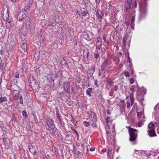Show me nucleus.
I'll use <instances>...</instances> for the list:
<instances>
[{
    "label": "nucleus",
    "instance_id": "1",
    "mask_svg": "<svg viewBox=\"0 0 159 159\" xmlns=\"http://www.w3.org/2000/svg\"><path fill=\"white\" fill-rule=\"evenodd\" d=\"M32 0H26L25 2V7L19 12L17 19L20 21L22 20L26 16V13L28 9L30 7L32 4Z\"/></svg>",
    "mask_w": 159,
    "mask_h": 159
},
{
    "label": "nucleus",
    "instance_id": "2",
    "mask_svg": "<svg viewBox=\"0 0 159 159\" xmlns=\"http://www.w3.org/2000/svg\"><path fill=\"white\" fill-rule=\"evenodd\" d=\"M129 128V132L130 136L129 140L133 144L136 143V138L137 136V131L135 129L130 128V127H126Z\"/></svg>",
    "mask_w": 159,
    "mask_h": 159
},
{
    "label": "nucleus",
    "instance_id": "3",
    "mask_svg": "<svg viewBox=\"0 0 159 159\" xmlns=\"http://www.w3.org/2000/svg\"><path fill=\"white\" fill-rule=\"evenodd\" d=\"M139 16L141 18L144 17L146 15V4L145 1H141L139 3Z\"/></svg>",
    "mask_w": 159,
    "mask_h": 159
},
{
    "label": "nucleus",
    "instance_id": "4",
    "mask_svg": "<svg viewBox=\"0 0 159 159\" xmlns=\"http://www.w3.org/2000/svg\"><path fill=\"white\" fill-rule=\"evenodd\" d=\"M148 134L150 137H154L156 136L155 131V127L152 122L150 123L148 125Z\"/></svg>",
    "mask_w": 159,
    "mask_h": 159
},
{
    "label": "nucleus",
    "instance_id": "5",
    "mask_svg": "<svg viewBox=\"0 0 159 159\" xmlns=\"http://www.w3.org/2000/svg\"><path fill=\"white\" fill-rule=\"evenodd\" d=\"M45 125L47 129L49 130H52L55 128L53 120L52 119H49L46 121Z\"/></svg>",
    "mask_w": 159,
    "mask_h": 159
},
{
    "label": "nucleus",
    "instance_id": "6",
    "mask_svg": "<svg viewBox=\"0 0 159 159\" xmlns=\"http://www.w3.org/2000/svg\"><path fill=\"white\" fill-rule=\"evenodd\" d=\"M1 15L4 20H6L7 19L9 16V13L8 8L7 7L3 8L1 12Z\"/></svg>",
    "mask_w": 159,
    "mask_h": 159
},
{
    "label": "nucleus",
    "instance_id": "7",
    "mask_svg": "<svg viewBox=\"0 0 159 159\" xmlns=\"http://www.w3.org/2000/svg\"><path fill=\"white\" fill-rule=\"evenodd\" d=\"M89 118L90 120L93 122H96L97 120L96 116L94 113L91 111H89L88 112Z\"/></svg>",
    "mask_w": 159,
    "mask_h": 159
},
{
    "label": "nucleus",
    "instance_id": "8",
    "mask_svg": "<svg viewBox=\"0 0 159 159\" xmlns=\"http://www.w3.org/2000/svg\"><path fill=\"white\" fill-rule=\"evenodd\" d=\"M132 0H127L125 2V11H128L132 8Z\"/></svg>",
    "mask_w": 159,
    "mask_h": 159
},
{
    "label": "nucleus",
    "instance_id": "9",
    "mask_svg": "<svg viewBox=\"0 0 159 159\" xmlns=\"http://www.w3.org/2000/svg\"><path fill=\"white\" fill-rule=\"evenodd\" d=\"M77 12L80 17H81V16H85L88 14V11L86 9L84 8L81 9L80 11H78Z\"/></svg>",
    "mask_w": 159,
    "mask_h": 159
},
{
    "label": "nucleus",
    "instance_id": "10",
    "mask_svg": "<svg viewBox=\"0 0 159 159\" xmlns=\"http://www.w3.org/2000/svg\"><path fill=\"white\" fill-rule=\"evenodd\" d=\"M96 16L98 19L101 20L103 18L104 13L100 10H98L96 12Z\"/></svg>",
    "mask_w": 159,
    "mask_h": 159
},
{
    "label": "nucleus",
    "instance_id": "11",
    "mask_svg": "<svg viewBox=\"0 0 159 159\" xmlns=\"http://www.w3.org/2000/svg\"><path fill=\"white\" fill-rule=\"evenodd\" d=\"M95 68L93 67L88 71V76L89 78L92 79L93 78V74Z\"/></svg>",
    "mask_w": 159,
    "mask_h": 159
},
{
    "label": "nucleus",
    "instance_id": "12",
    "mask_svg": "<svg viewBox=\"0 0 159 159\" xmlns=\"http://www.w3.org/2000/svg\"><path fill=\"white\" fill-rule=\"evenodd\" d=\"M137 115L139 120H142V119H144V116L143 114V111L141 110L140 111L137 112Z\"/></svg>",
    "mask_w": 159,
    "mask_h": 159
},
{
    "label": "nucleus",
    "instance_id": "13",
    "mask_svg": "<svg viewBox=\"0 0 159 159\" xmlns=\"http://www.w3.org/2000/svg\"><path fill=\"white\" fill-rule=\"evenodd\" d=\"M70 85L69 82H66L64 84V88L67 92H69L70 90Z\"/></svg>",
    "mask_w": 159,
    "mask_h": 159
},
{
    "label": "nucleus",
    "instance_id": "14",
    "mask_svg": "<svg viewBox=\"0 0 159 159\" xmlns=\"http://www.w3.org/2000/svg\"><path fill=\"white\" fill-rule=\"evenodd\" d=\"M28 148L30 152L33 155L35 154L36 151L35 148L32 145H30L28 146Z\"/></svg>",
    "mask_w": 159,
    "mask_h": 159
},
{
    "label": "nucleus",
    "instance_id": "15",
    "mask_svg": "<svg viewBox=\"0 0 159 159\" xmlns=\"http://www.w3.org/2000/svg\"><path fill=\"white\" fill-rule=\"evenodd\" d=\"M109 64V62H108V61L107 59H104L102 66V69H104L105 67H107Z\"/></svg>",
    "mask_w": 159,
    "mask_h": 159
},
{
    "label": "nucleus",
    "instance_id": "16",
    "mask_svg": "<svg viewBox=\"0 0 159 159\" xmlns=\"http://www.w3.org/2000/svg\"><path fill=\"white\" fill-rule=\"evenodd\" d=\"M61 64L62 65L68 68V65L67 63V61L65 60L64 57H63L61 62Z\"/></svg>",
    "mask_w": 159,
    "mask_h": 159
},
{
    "label": "nucleus",
    "instance_id": "17",
    "mask_svg": "<svg viewBox=\"0 0 159 159\" xmlns=\"http://www.w3.org/2000/svg\"><path fill=\"white\" fill-rule=\"evenodd\" d=\"M25 27L26 29L31 27L30 26V22L29 19L27 20H25Z\"/></svg>",
    "mask_w": 159,
    "mask_h": 159
},
{
    "label": "nucleus",
    "instance_id": "18",
    "mask_svg": "<svg viewBox=\"0 0 159 159\" xmlns=\"http://www.w3.org/2000/svg\"><path fill=\"white\" fill-rule=\"evenodd\" d=\"M14 94L15 95L14 97V98L15 99H18L19 97L20 96V92L17 91H14Z\"/></svg>",
    "mask_w": 159,
    "mask_h": 159
},
{
    "label": "nucleus",
    "instance_id": "19",
    "mask_svg": "<svg viewBox=\"0 0 159 159\" xmlns=\"http://www.w3.org/2000/svg\"><path fill=\"white\" fill-rule=\"evenodd\" d=\"M83 152L84 154H87L88 152V148L87 144L83 145Z\"/></svg>",
    "mask_w": 159,
    "mask_h": 159
},
{
    "label": "nucleus",
    "instance_id": "20",
    "mask_svg": "<svg viewBox=\"0 0 159 159\" xmlns=\"http://www.w3.org/2000/svg\"><path fill=\"white\" fill-rule=\"evenodd\" d=\"M93 91V89L92 88H88L87 90L86 91V94L89 96V97H91V93Z\"/></svg>",
    "mask_w": 159,
    "mask_h": 159
},
{
    "label": "nucleus",
    "instance_id": "21",
    "mask_svg": "<svg viewBox=\"0 0 159 159\" xmlns=\"http://www.w3.org/2000/svg\"><path fill=\"white\" fill-rule=\"evenodd\" d=\"M135 20V18L134 16H132V20L131 22V28L133 29L134 28V21Z\"/></svg>",
    "mask_w": 159,
    "mask_h": 159
},
{
    "label": "nucleus",
    "instance_id": "22",
    "mask_svg": "<svg viewBox=\"0 0 159 159\" xmlns=\"http://www.w3.org/2000/svg\"><path fill=\"white\" fill-rule=\"evenodd\" d=\"M82 36L84 38L88 40L89 39V36L86 33L83 34Z\"/></svg>",
    "mask_w": 159,
    "mask_h": 159
},
{
    "label": "nucleus",
    "instance_id": "23",
    "mask_svg": "<svg viewBox=\"0 0 159 159\" xmlns=\"http://www.w3.org/2000/svg\"><path fill=\"white\" fill-rule=\"evenodd\" d=\"M96 45V49L98 50L100 49L102 46L101 43L97 42Z\"/></svg>",
    "mask_w": 159,
    "mask_h": 159
},
{
    "label": "nucleus",
    "instance_id": "24",
    "mask_svg": "<svg viewBox=\"0 0 159 159\" xmlns=\"http://www.w3.org/2000/svg\"><path fill=\"white\" fill-rule=\"evenodd\" d=\"M84 58H85L86 59V58L87 59L88 58L89 51L87 50H85V51H84Z\"/></svg>",
    "mask_w": 159,
    "mask_h": 159
},
{
    "label": "nucleus",
    "instance_id": "25",
    "mask_svg": "<svg viewBox=\"0 0 159 159\" xmlns=\"http://www.w3.org/2000/svg\"><path fill=\"white\" fill-rule=\"evenodd\" d=\"M7 98L6 97H2L0 98V103L4 102L5 101H7Z\"/></svg>",
    "mask_w": 159,
    "mask_h": 159
},
{
    "label": "nucleus",
    "instance_id": "26",
    "mask_svg": "<svg viewBox=\"0 0 159 159\" xmlns=\"http://www.w3.org/2000/svg\"><path fill=\"white\" fill-rule=\"evenodd\" d=\"M138 89L137 86L136 87H134V86H132L131 88L130 89V91H132V92H135L136 90H137Z\"/></svg>",
    "mask_w": 159,
    "mask_h": 159
},
{
    "label": "nucleus",
    "instance_id": "27",
    "mask_svg": "<svg viewBox=\"0 0 159 159\" xmlns=\"http://www.w3.org/2000/svg\"><path fill=\"white\" fill-rule=\"evenodd\" d=\"M56 24L55 21H53L52 22L50 21L49 23H46V25L47 26H54Z\"/></svg>",
    "mask_w": 159,
    "mask_h": 159
},
{
    "label": "nucleus",
    "instance_id": "28",
    "mask_svg": "<svg viewBox=\"0 0 159 159\" xmlns=\"http://www.w3.org/2000/svg\"><path fill=\"white\" fill-rule=\"evenodd\" d=\"M139 122L137 124V126L139 127H141L142 125L143 124V122L144 121V120L142 119V120H139Z\"/></svg>",
    "mask_w": 159,
    "mask_h": 159
},
{
    "label": "nucleus",
    "instance_id": "29",
    "mask_svg": "<svg viewBox=\"0 0 159 159\" xmlns=\"http://www.w3.org/2000/svg\"><path fill=\"white\" fill-rule=\"evenodd\" d=\"M129 66L130 67V71L132 73H133V68L132 64V62L129 63Z\"/></svg>",
    "mask_w": 159,
    "mask_h": 159
},
{
    "label": "nucleus",
    "instance_id": "30",
    "mask_svg": "<svg viewBox=\"0 0 159 159\" xmlns=\"http://www.w3.org/2000/svg\"><path fill=\"white\" fill-rule=\"evenodd\" d=\"M83 124L84 125V126L87 127L89 126L90 125V123L86 121H84L83 122Z\"/></svg>",
    "mask_w": 159,
    "mask_h": 159
},
{
    "label": "nucleus",
    "instance_id": "31",
    "mask_svg": "<svg viewBox=\"0 0 159 159\" xmlns=\"http://www.w3.org/2000/svg\"><path fill=\"white\" fill-rule=\"evenodd\" d=\"M33 116L34 118V120L37 123L38 122V120L36 117V114H33Z\"/></svg>",
    "mask_w": 159,
    "mask_h": 159
},
{
    "label": "nucleus",
    "instance_id": "32",
    "mask_svg": "<svg viewBox=\"0 0 159 159\" xmlns=\"http://www.w3.org/2000/svg\"><path fill=\"white\" fill-rule=\"evenodd\" d=\"M107 122L108 123L111 122L112 121V120L111 119V118L109 117H107L106 118Z\"/></svg>",
    "mask_w": 159,
    "mask_h": 159
},
{
    "label": "nucleus",
    "instance_id": "33",
    "mask_svg": "<svg viewBox=\"0 0 159 159\" xmlns=\"http://www.w3.org/2000/svg\"><path fill=\"white\" fill-rule=\"evenodd\" d=\"M23 115L25 116L26 118H27L28 117V115L27 114V113L26 111H23Z\"/></svg>",
    "mask_w": 159,
    "mask_h": 159
},
{
    "label": "nucleus",
    "instance_id": "34",
    "mask_svg": "<svg viewBox=\"0 0 159 159\" xmlns=\"http://www.w3.org/2000/svg\"><path fill=\"white\" fill-rule=\"evenodd\" d=\"M20 103L21 104H23V98H22V97L21 95L20 96Z\"/></svg>",
    "mask_w": 159,
    "mask_h": 159
},
{
    "label": "nucleus",
    "instance_id": "35",
    "mask_svg": "<svg viewBox=\"0 0 159 159\" xmlns=\"http://www.w3.org/2000/svg\"><path fill=\"white\" fill-rule=\"evenodd\" d=\"M124 75L126 77H129V73L127 71H125L124 73Z\"/></svg>",
    "mask_w": 159,
    "mask_h": 159
},
{
    "label": "nucleus",
    "instance_id": "36",
    "mask_svg": "<svg viewBox=\"0 0 159 159\" xmlns=\"http://www.w3.org/2000/svg\"><path fill=\"white\" fill-rule=\"evenodd\" d=\"M134 79L133 78H131L129 79V82L131 84H133L134 82Z\"/></svg>",
    "mask_w": 159,
    "mask_h": 159
},
{
    "label": "nucleus",
    "instance_id": "37",
    "mask_svg": "<svg viewBox=\"0 0 159 159\" xmlns=\"http://www.w3.org/2000/svg\"><path fill=\"white\" fill-rule=\"evenodd\" d=\"M6 26L7 28H9L10 27V22H7L6 23Z\"/></svg>",
    "mask_w": 159,
    "mask_h": 159
},
{
    "label": "nucleus",
    "instance_id": "38",
    "mask_svg": "<svg viewBox=\"0 0 159 159\" xmlns=\"http://www.w3.org/2000/svg\"><path fill=\"white\" fill-rule=\"evenodd\" d=\"M118 88V86L116 85V86H115V87L113 89H111V90H113V91H116L117 90Z\"/></svg>",
    "mask_w": 159,
    "mask_h": 159
},
{
    "label": "nucleus",
    "instance_id": "39",
    "mask_svg": "<svg viewBox=\"0 0 159 159\" xmlns=\"http://www.w3.org/2000/svg\"><path fill=\"white\" fill-rule=\"evenodd\" d=\"M30 31L31 33H33L34 32V28L33 27H31L30 28Z\"/></svg>",
    "mask_w": 159,
    "mask_h": 159
},
{
    "label": "nucleus",
    "instance_id": "40",
    "mask_svg": "<svg viewBox=\"0 0 159 159\" xmlns=\"http://www.w3.org/2000/svg\"><path fill=\"white\" fill-rule=\"evenodd\" d=\"M134 153H135V154H133V156H134V157H135V156H136V155H135V154L137 155L138 153H139V151H138V150H137L135 149V150H134Z\"/></svg>",
    "mask_w": 159,
    "mask_h": 159
},
{
    "label": "nucleus",
    "instance_id": "41",
    "mask_svg": "<svg viewBox=\"0 0 159 159\" xmlns=\"http://www.w3.org/2000/svg\"><path fill=\"white\" fill-rule=\"evenodd\" d=\"M94 58L95 59H98V58L99 56L98 54L95 53V54H94Z\"/></svg>",
    "mask_w": 159,
    "mask_h": 159
},
{
    "label": "nucleus",
    "instance_id": "42",
    "mask_svg": "<svg viewBox=\"0 0 159 159\" xmlns=\"http://www.w3.org/2000/svg\"><path fill=\"white\" fill-rule=\"evenodd\" d=\"M94 84L96 86H97V87H98L99 86L98 84V81L97 80H94Z\"/></svg>",
    "mask_w": 159,
    "mask_h": 159
},
{
    "label": "nucleus",
    "instance_id": "43",
    "mask_svg": "<svg viewBox=\"0 0 159 159\" xmlns=\"http://www.w3.org/2000/svg\"><path fill=\"white\" fill-rule=\"evenodd\" d=\"M127 57L128 58V60L129 63L132 62L131 59L129 57V55L127 56Z\"/></svg>",
    "mask_w": 159,
    "mask_h": 159
},
{
    "label": "nucleus",
    "instance_id": "44",
    "mask_svg": "<svg viewBox=\"0 0 159 159\" xmlns=\"http://www.w3.org/2000/svg\"><path fill=\"white\" fill-rule=\"evenodd\" d=\"M114 93V91L113 90H111V92L109 93V95L111 96H112L113 95V94Z\"/></svg>",
    "mask_w": 159,
    "mask_h": 159
},
{
    "label": "nucleus",
    "instance_id": "45",
    "mask_svg": "<svg viewBox=\"0 0 159 159\" xmlns=\"http://www.w3.org/2000/svg\"><path fill=\"white\" fill-rule=\"evenodd\" d=\"M126 104H127V108H129L130 106V103L129 102H127L126 103Z\"/></svg>",
    "mask_w": 159,
    "mask_h": 159
},
{
    "label": "nucleus",
    "instance_id": "46",
    "mask_svg": "<svg viewBox=\"0 0 159 159\" xmlns=\"http://www.w3.org/2000/svg\"><path fill=\"white\" fill-rule=\"evenodd\" d=\"M21 48H22V49H23V50L24 51H25V49L24 48V44H22L21 46Z\"/></svg>",
    "mask_w": 159,
    "mask_h": 159
},
{
    "label": "nucleus",
    "instance_id": "47",
    "mask_svg": "<svg viewBox=\"0 0 159 159\" xmlns=\"http://www.w3.org/2000/svg\"><path fill=\"white\" fill-rule=\"evenodd\" d=\"M95 148L93 147V148H91L90 149V150L91 151H94L95 150Z\"/></svg>",
    "mask_w": 159,
    "mask_h": 159
},
{
    "label": "nucleus",
    "instance_id": "48",
    "mask_svg": "<svg viewBox=\"0 0 159 159\" xmlns=\"http://www.w3.org/2000/svg\"><path fill=\"white\" fill-rule=\"evenodd\" d=\"M101 40V38H98L97 39V42H99V43H101L100 41Z\"/></svg>",
    "mask_w": 159,
    "mask_h": 159
},
{
    "label": "nucleus",
    "instance_id": "49",
    "mask_svg": "<svg viewBox=\"0 0 159 159\" xmlns=\"http://www.w3.org/2000/svg\"><path fill=\"white\" fill-rule=\"evenodd\" d=\"M15 77L16 78H18L19 77V74L17 72L16 73V75L15 76Z\"/></svg>",
    "mask_w": 159,
    "mask_h": 159
},
{
    "label": "nucleus",
    "instance_id": "50",
    "mask_svg": "<svg viewBox=\"0 0 159 159\" xmlns=\"http://www.w3.org/2000/svg\"><path fill=\"white\" fill-rule=\"evenodd\" d=\"M107 113L108 115H110L111 114V113H110V110L109 109H107Z\"/></svg>",
    "mask_w": 159,
    "mask_h": 159
},
{
    "label": "nucleus",
    "instance_id": "51",
    "mask_svg": "<svg viewBox=\"0 0 159 159\" xmlns=\"http://www.w3.org/2000/svg\"><path fill=\"white\" fill-rule=\"evenodd\" d=\"M106 151H107L106 149L104 148V149H102V151L103 152H106Z\"/></svg>",
    "mask_w": 159,
    "mask_h": 159
},
{
    "label": "nucleus",
    "instance_id": "52",
    "mask_svg": "<svg viewBox=\"0 0 159 159\" xmlns=\"http://www.w3.org/2000/svg\"><path fill=\"white\" fill-rule=\"evenodd\" d=\"M137 2H136V1H135L134 5V7L136 8L137 7Z\"/></svg>",
    "mask_w": 159,
    "mask_h": 159
},
{
    "label": "nucleus",
    "instance_id": "53",
    "mask_svg": "<svg viewBox=\"0 0 159 159\" xmlns=\"http://www.w3.org/2000/svg\"><path fill=\"white\" fill-rule=\"evenodd\" d=\"M94 123V122H93V123H92L91 124L92 126L94 127H95L96 126V125Z\"/></svg>",
    "mask_w": 159,
    "mask_h": 159
},
{
    "label": "nucleus",
    "instance_id": "54",
    "mask_svg": "<svg viewBox=\"0 0 159 159\" xmlns=\"http://www.w3.org/2000/svg\"><path fill=\"white\" fill-rule=\"evenodd\" d=\"M106 11H107V12H108L109 11V8H106Z\"/></svg>",
    "mask_w": 159,
    "mask_h": 159
},
{
    "label": "nucleus",
    "instance_id": "55",
    "mask_svg": "<svg viewBox=\"0 0 159 159\" xmlns=\"http://www.w3.org/2000/svg\"><path fill=\"white\" fill-rule=\"evenodd\" d=\"M9 1L12 2H15L16 0H9Z\"/></svg>",
    "mask_w": 159,
    "mask_h": 159
},
{
    "label": "nucleus",
    "instance_id": "56",
    "mask_svg": "<svg viewBox=\"0 0 159 159\" xmlns=\"http://www.w3.org/2000/svg\"><path fill=\"white\" fill-rule=\"evenodd\" d=\"M2 63V60L1 58V57H0V66H1V64Z\"/></svg>",
    "mask_w": 159,
    "mask_h": 159
},
{
    "label": "nucleus",
    "instance_id": "57",
    "mask_svg": "<svg viewBox=\"0 0 159 159\" xmlns=\"http://www.w3.org/2000/svg\"><path fill=\"white\" fill-rule=\"evenodd\" d=\"M119 54L120 55V56L121 55L122 53L121 52H119Z\"/></svg>",
    "mask_w": 159,
    "mask_h": 159
},
{
    "label": "nucleus",
    "instance_id": "58",
    "mask_svg": "<svg viewBox=\"0 0 159 159\" xmlns=\"http://www.w3.org/2000/svg\"><path fill=\"white\" fill-rule=\"evenodd\" d=\"M14 159H18L17 157L16 156H14Z\"/></svg>",
    "mask_w": 159,
    "mask_h": 159
},
{
    "label": "nucleus",
    "instance_id": "59",
    "mask_svg": "<svg viewBox=\"0 0 159 159\" xmlns=\"http://www.w3.org/2000/svg\"><path fill=\"white\" fill-rule=\"evenodd\" d=\"M107 137H108L109 136V134H108V132L107 131Z\"/></svg>",
    "mask_w": 159,
    "mask_h": 159
},
{
    "label": "nucleus",
    "instance_id": "60",
    "mask_svg": "<svg viewBox=\"0 0 159 159\" xmlns=\"http://www.w3.org/2000/svg\"><path fill=\"white\" fill-rule=\"evenodd\" d=\"M10 22V23L11 22V21L10 20H9L8 19L7 20V22Z\"/></svg>",
    "mask_w": 159,
    "mask_h": 159
},
{
    "label": "nucleus",
    "instance_id": "61",
    "mask_svg": "<svg viewBox=\"0 0 159 159\" xmlns=\"http://www.w3.org/2000/svg\"><path fill=\"white\" fill-rule=\"evenodd\" d=\"M123 41H124V45H125V43L124 42V40H123Z\"/></svg>",
    "mask_w": 159,
    "mask_h": 159
},
{
    "label": "nucleus",
    "instance_id": "62",
    "mask_svg": "<svg viewBox=\"0 0 159 159\" xmlns=\"http://www.w3.org/2000/svg\"><path fill=\"white\" fill-rule=\"evenodd\" d=\"M97 0H95V1L96 2H97V3H98Z\"/></svg>",
    "mask_w": 159,
    "mask_h": 159
},
{
    "label": "nucleus",
    "instance_id": "63",
    "mask_svg": "<svg viewBox=\"0 0 159 159\" xmlns=\"http://www.w3.org/2000/svg\"><path fill=\"white\" fill-rule=\"evenodd\" d=\"M99 75H101V73H100V72H99Z\"/></svg>",
    "mask_w": 159,
    "mask_h": 159
},
{
    "label": "nucleus",
    "instance_id": "64",
    "mask_svg": "<svg viewBox=\"0 0 159 159\" xmlns=\"http://www.w3.org/2000/svg\"><path fill=\"white\" fill-rule=\"evenodd\" d=\"M131 105L132 104V101H131Z\"/></svg>",
    "mask_w": 159,
    "mask_h": 159
}]
</instances>
